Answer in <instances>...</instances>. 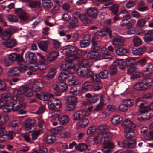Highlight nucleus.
<instances>
[{
	"label": "nucleus",
	"instance_id": "f257e3e1",
	"mask_svg": "<svg viewBox=\"0 0 153 153\" xmlns=\"http://www.w3.org/2000/svg\"><path fill=\"white\" fill-rule=\"evenodd\" d=\"M109 128V126L107 125H101L97 127V129L98 130L97 134L93 139L95 143H106L107 141L112 139L113 136L112 134L108 131Z\"/></svg>",
	"mask_w": 153,
	"mask_h": 153
},
{
	"label": "nucleus",
	"instance_id": "f03ea898",
	"mask_svg": "<svg viewBox=\"0 0 153 153\" xmlns=\"http://www.w3.org/2000/svg\"><path fill=\"white\" fill-rule=\"evenodd\" d=\"M87 57L88 59H94L98 60L102 59H112L113 57L107 49L105 48H102L101 50V54L94 51L90 52L87 55Z\"/></svg>",
	"mask_w": 153,
	"mask_h": 153
},
{
	"label": "nucleus",
	"instance_id": "7ed1b4c3",
	"mask_svg": "<svg viewBox=\"0 0 153 153\" xmlns=\"http://www.w3.org/2000/svg\"><path fill=\"white\" fill-rule=\"evenodd\" d=\"M152 84V79L150 78H147L135 84L134 86V88L138 91L142 90L150 87Z\"/></svg>",
	"mask_w": 153,
	"mask_h": 153
},
{
	"label": "nucleus",
	"instance_id": "20e7f679",
	"mask_svg": "<svg viewBox=\"0 0 153 153\" xmlns=\"http://www.w3.org/2000/svg\"><path fill=\"white\" fill-rule=\"evenodd\" d=\"M19 97L18 95H15L11 101L9 102L11 104L12 110L13 111H16L22 107V103L20 102L23 101L24 99H19Z\"/></svg>",
	"mask_w": 153,
	"mask_h": 153
},
{
	"label": "nucleus",
	"instance_id": "39448f33",
	"mask_svg": "<svg viewBox=\"0 0 153 153\" xmlns=\"http://www.w3.org/2000/svg\"><path fill=\"white\" fill-rule=\"evenodd\" d=\"M125 40L121 36L116 35L112 40V43L115 48L119 47H123L126 45Z\"/></svg>",
	"mask_w": 153,
	"mask_h": 153
},
{
	"label": "nucleus",
	"instance_id": "423d86ee",
	"mask_svg": "<svg viewBox=\"0 0 153 153\" xmlns=\"http://www.w3.org/2000/svg\"><path fill=\"white\" fill-rule=\"evenodd\" d=\"M36 121L33 119H28L25 120L24 125L25 130L30 132L35 131L36 126L35 125Z\"/></svg>",
	"mask_w": 153,
	"mask_h": 153
},
{
	"label": "nucleus",
	"instance_id": "0eeeda50",
	"mask_svg": "<svg viewBox=\"0 0 153 153\" xmlns=\"http://www.w3.org/2000/svg\"><path fill=\"white\" fill-rule=\"evenodd\" d=\"M52 87L54 90L60 92L66 91L68 88L67 85L63 82L53 84Z\"/></svg>",
	"mask_w": 153,
	"mask_h": 153
},
{
	"label": "nucleus",
	"instance_id": "6e6552de",
	"mask_svg": "<svg viewBox=\"0 0 153 153\" xmlns=\"http://www.w3.org/2000/svg\"><path fill=\"white\" fill-rule=\"evenodd\" d=\"M87 113L86 111L83 110L78 111L74 114L72 119L73 120L75 121L79 120L82 117H85L87 115Z\"/></svg>",
	"mask_w": 153,
	"mask_h": 153
},
{
	"label": "nucleus",
	"instance_id": "1a4fd4ad",
	"mask_svg": "<svg viewBox=\"0 0 153 153\" xmlns=\"http://www.w3.org/2000/svg\"><path fill=\"white\" fill-rule=\"evenodd\" d=\"M23 73L22 70L19 67H15L10 70L8 72L9 76H20Z\"/></svg>",
	"mask_w": 153,
	"mask_h": 153
},
{
	"label": "nucleus",
	"instance_id": "9d476101",
	"mask_svg": "<svg viewBox=\"0 0 153 153\" xmlns=\"http://www.w3.org/2000/svg\"><path fill=\"white\" fill-rule=\"evenodd\" d=\"M15 13L22 20L25 21L28 19V15L21 8H17L15 11Z\"/></svg>",
	"mask_w": 153,
	"mask_h": 153
},
{
	"label": "nucleus",
	"instance_id": "9b49d317",
	"mask_svg": "<svg viewBox=\"0 0 153 153\" xmlns=\"http://www.w3.org/2000/svg\"><path fill=\"white\" fill-rule=\"evenodd\" d=\"M122 126L126 129H134L136 127L135 125L129 119H126L123 121Z\"/></svg>",
	"mask_w": 153,
	"mask_h": 153
},
{
	"label": "nucleus",
	"instance_id": "f8f14e48",
	"mask_svg": "<svg viewBox=\"0 0 153 153\" xmlns=\"http://www.w3.org/2000/svg\"><path fill=\"white\" fill-rule=\"evenodd\" d=\"M84 117H82L77 123L76 125L77 129L83 128L86 127L89 123L88 120Z\"/></svg>",
	"mask_w": 153,
	"mask_h": 153
},
{
	"label": "nucleus",
	"instance_id": "ddd939ff",
	"mask_svg": "<svg viewBox=\"0 0 153 153\" xmlns=\"http://www.w3.org/2000/svg\"><path fill=\"white\" fill-rule=\"evenodd\" d=\"M25 58L27 61L31 63H35L37 60L36 55L32 52H27L25 54Z\"/></svg>",
	"mask_w": 153,
	"mask_h": 153
},
{
	"label": "nucleus",
	"instance_id": "4468645a",
	"mask_svg": "<svg viewBox=\"0 0 153 153\" xmlns=\"http://www.w3.org/2000/svg\"><path fill=\"white\" fill-rule=\"evenodd\" d=\"M44 85L42 82H37L31 84L29 87L32 90L34 91H39L44 88Z\"/></svg>",
	"mask_w": 153,
	"mask_h": 153
},
{
	"label": "nucleus",
	"instance_id": "2eb2a0df",
	"mask_svg": "<svg viewBox=\"0 0 153 153\" xmlns=\"http://www.w3.org/2000/svg\"><path fill=\"white\" fill-rule=\"evenodd\" d=\"M91 36L90 35H87L83 38L80 41L79 44L82 48H85L89 46L90 44Z\"/></svg>",
	"mask_w": 153,
	"mask_h": 153
},
{
	"label": "nucleus",
	"instance_id": "dca6fc26",
	"mask_svg": "<svg viewBox=\"0 0 153 153\" xmlns=\"http://www.w3.org/2000/svg\"><path fill=\"white\" fill-rule=\"evenodd\" d=\"M8 58L12 62L16 61L18 62H22L23 61V58L22 56L20 54L16 53H13L9 55Z\"/></svg>",
	"mask_w": 153,
	"mask_h": 153
},
{
	"label": "nucleus",
	"instance_id": "f3484780",
	"mask_svg": "<svg viewBox=\"0 0 153 153\" xmlns=\"http://www.w3.org/2000/svg\"><path fill=\"white\" fill-rule=\"evenodd\" d=\"M147 47L145 46H143L139 47L137 49L133 50L132 51V53L135 55L140 56L143 54L146 51Z\"/></svg>",
	"mask_w": 153,
	"mask_h": 153
},
{
	"label": "nucleus",
	"instance_id": "a211bd4d",
	"mask_svg": "<svg viewBox=\"0 0 153 153\" xmlns=\"http://www.w3.org/2000/svg\"><path fill=\"white\" fill-rule=\"evenodd\" d=\"M36 95L37 96L38 99L44 101H47L50 98L51 95L48 92H42L41 94L37 93Z\"/></svg>",
	"mask_w": 153,
	"mask_h": 153
},
{
	"label": "nucleus",
	"instance_id": "6ab92c4d",
	"mask_svg": "<svg viewBox=\"0 0 153 153\" xmlns=\"http://www.w3.org/2000/svg\"><path fill=\"white\" fill-rule=\"evenodd\" d=\"M50 42L48 41H42L38 42V45L39 48L44 51L46 52L48 48Z\"/></svg>",
	"mask_w": 153,
	"mask_h": 153
},
{
	"label": "nucleus",
	"instance_id": "aec40b11",
	"mask_svg": "<svg viewBox=\"0 0 153 153\" xmlns=\"http://www.w3.org/2000/svg\"><path fill=\"white\" fill-rule=\"evenodd\" d=\"M44 62L40 61V63L35 66H30V69L32 71H35L38 70H43L45 69L46 67L45 65Z\"/></svg>",
	"mask_w": 153,
	"mask_h": 153
},
{
	"label": "nucleus",
	"instance_id": "412c9836",
	"mask_svg": "<svg viewBox=\"0 0 153 153\" xmlns=\"http://www.w3.org/2000/svg\"><path fill=\"white\" fill-rule=\"evenodd\" d=\"M144 39L146 42L148 43L153 41V30H149L144 35Z\"/></svg>",
	"mask_w": 153,
	"mask_h": 153
},
{
	"label": "nucleus",
	"instance_id": "4be33fe9",
	"mask_svg": "<svg viewBox=\"0 0 153 153\" xmlns=\"http://www.w3.org/2000/svg\"><path fill=\"white\" fill-rule=\"evenodd\" d=\"M3 45L8 48H11L15 46L17 44V42L15 39H12L10 40L2 42Z\"/></svg>",
	"mask_w": 153,
	"mask_h": 153
},
{
	"label": "nucleus",
	"instance_id": "5701e85b",
	"mask_svg": "<svg viewBox=\"0 0 153 153\" xmlns=\"http://www.w3.org/2000/svg\"><path fill=\"white\" fill-rule=\"evenodd\" d=\"M87 13L89 17L94 19L97 16V10L96 8H91L87 10Z\"/></svg>",
	"mask_w": 153,
	"mask_h": 153
},
{
	"label": "nucleus",
	"instance_id": "b1692460",
	"mask_svg": "<svg viewBox=\"0 0 153 153\" xmlns=\"http://www.w3.org/2000/svg\"><path fill=\"white\" fill-rule=\"evenodd\" d=\"M11 34L10 31L5 30L3 32H0V37L3 40H9L11 36Z\"/></svg>",
	"mask_w": 153,
	"mask_h": 153
},
{
	"label": "nucleus",
	"instance_id": "393cba45",
	"mask_svg": "<svg viewBox=\"0 0 153 153\" xmlns=\"http://www.w3.org/2000/svg\"><path fill=\"white\" fill-rule=\"evenodd\" d=\"M122 47L116 48H115V52L116 54L119 56H123L126 53H128L129 52L128 50L125 48H122Z\"/></svg>",
	"mask_w": 153,
	"mask_h": 153
},
{
	"label": "nucleus",
	"instance_id": "a878e982",
	"mask_svg": "<svg viewBox=\"0 0 153 153\" xmlns=\"http://www.w3.org/2000/svg\"><path fill=\"white\" fill-rule=\"evenodd\" d=\"M135 21L133 19H126L123 20L120 22V25L122 27L131 25L132 23H135Z\"/></svg>",
	"mask_w": 153,
	"mask_h": 153
},
{
	"label": "nucleus",
	"instance_id": "bb28decb",
	"mask_svg": "<svg viewBox=\"0 0 153 153\" xmlns=\"http://www.w3.org/2000/svg\"><path fill=\"white\" fill-rule=\"evenodd\" d=\"M75 67L73 64L70 63L63 64L61 66V69L65 71H68L70 69H74Z\"/></svg>",
	"mask_w": 153,
	"mask_h": 153
},
{
	"label": "nucleus",
	"instance_id": "cd10ccee",
	"mask_svg": "<svg viewBox=\"0 0 153 153\" xmlns=\"http://www.w3.org/2000/svg\"><path fill=\"white\" fill-rule=\"evenodd\" d=\"M123 120V118L119 115L113 116L111 119V122L114 125H117L120 123Z\"/></svg>",
	"mask_w": 153,
	"mask_h": 153
},
{
	"label": "nucleus",
	"instance_id": "c85d7f7f",
	"mask_svg": "<svg viewBox=\"0 0 153 153\" xmlns=\"http://www.w3.org/2000/svg\"><path fill=\"white\" fill-rule=\"evenodd\" d=\"M57 72L56 68H53L51 69L46 76L47 80H49L52 79L56 75Z\"/></svg>",
	"mask_w": 153,
	"mask_h": 153
},
{
	"label": "nucleus",
	"instance_id": "c756f323",
	"mask_svg": "<svg viewBox=\"0 0 153 153\" xmlns=\"http://www.w3.org/2000/svg\"><path fill=\"white\" fill-rule=\"evenodd\" d=\"M42 4L44 8L46 9H51L53 5V3L50 0H43Z\"/></svg>",
	"mask_w": 153,
	"mask_h": 153
},
{
	"label": "nucleus",
	"instance_id": "7c9ffc66",
	"mask_svg": "<svg viewBox=\"0 0 153 153\" xmlns=\"http://www.w3.org/2000/svg\"><path fill=\"white\" fill-rule=\"evenodd\" d=\"M28 89L29 87L27 86H22L19 88L17 91L18 94H17L19 97V99H22V98H24L21 95L24 93L25 94L26 92Z\"/></svg>",
	"mask_w": 153,
	"mask_h": 153
},
{
	"label": "nucleus",
	"instance_id": "2f4dec72",
	"mask_svg": "<svg viewBox=\"0 0 153 153\" xmlns=\"http://www.w3.org/2000/svg\"><path fill=\"white\" fill-rule=\"evenodd\" d=\"M59 56V53L57 52H52L50 53L47 56V60L49 61L54 60Z\"/></svg>",
	"mask_w": 153,
	"mask_h": 153
},
{
	"label": "nucleus",
	"instance_id": "473e14b6",
	"mask_svg": "<svg viewBox=\"0 0 153 153\" xmlns=\"http://www.w3.org/2000/svg\"><path fill=\"white\" fill-rule=\"evenodd\" d=\"M67 101L68 104H70L72 105H76L78 101V99L75 96H69L68 97Z\"/></svg>",
	"mask_w": 153,
	"mask_h": 153
},
{
	"label": "nucleus",
	"instance_id": "72a5a7b5",
	"mask_svg": "<svg viewBox=\"0 0 153 153\" xmlns=\"http://www.w3.org/2000/svg\"><path fill=\"white\" fill-rule=\"evenodd\" d=\"M41 5V3L39 1H33L29 4V6L32 9H36Z\"/></svg>",
	"mask_w": 153,
	"mask_h": 153
},
{
	"label": "nucleus",
	"instance_id": "f704fd0d",
	"mask_svg": "<svg viewBox=\"0 0 153 153\" xmlns=\"http://www.w3.org/2000/svg\"><path fill=\"white\" fill-rule=\"evenodd\" d=\"M70 74V71H64L61 72L59 75L58 79L59 81H64L67 80L68 75Z\"/></svg>",
	"mask_w": 153,
	"mask_h": 153
},
{
	"label": "nucleus",
	"instance_id": "c9c22d12",
	"mask_svg": "<svg viewBox=\"0 0 153 153\" xmlns=\"http://www.w3.org/2000/svg\"><path fill=\"white\" fill-rule=\"evenodd\" d=\"M133 129L125 130L124 132V136L125 137L127 138H131L133 137L134 135V134L133 131Z\"/></svg>",
	"mask_w": 153,
	"mask_h": 153
},
{
	"label": "nucleus",
	"instance_id": "e433bc0d",
	"mask_svg": "<svg viewBox=\"0 0 153 153\" xmlns=\"http://www.w3.org/2000/svg\"><path fill=\"white\" fill-rule=\"evenodd\" d=\"M69 118L68 115H64L58 119V121L61 124L65 125L69 121Z\"/></svg>",
	"mask_w": 153,
	"mask_h": 153
},
{
	"label": "nucleus",
	"instance_id": "4c0bfd02",
	"mask_svg": "<svg viewBox=\"0 0 153 153\" xmlns=\"http://www.w3.org/2000/svg\"><path fill=\"white\" fill-rule=\"evenodd\" d=\"M149 107L145 106L143 103L140 104L138 108V111L142 113H145L149 111Z\"/></svg>",
	"mask_w": 153,
	"mask_h": 153
},
{
	"label": "nucleus",
	"instance_id": "58836bf2",
	"mask_svg": "<svg viewBox=\"0 0 153 153\" xmlns=\"http://www.w3.org/2000/svg\"><path fill=\"white\" fill-rule=\"evenodd\" d=\"M92 46L91 49L92 51L97 52L101 48L98 45L96 41L95 40V39L93 38L92 40Z\"/></svg>",
	"mask_w": 153,
	"mask_h": 153
},
{
	"label": "nucleus",
	"instance_id": "ea45409f",
	"mask_svg": "<svg viewBox=\"0 0 153 153\" xmlns=\"http://www.w3.org/2000/svg\"><path fill=\"white\" fill-rule=\"evenodd\" d=\"M87 14H82L80 16V20L85 24H89L91 22L90 19Z\"/></svg>",
	"mask_w": 153,
	"mask_h": 153
},
{
	"label": "nucleus",
	"instance_id": "a19ab883",
	"mask_svg": "<svg viewBox=\"0 0 153 153\" xmlns=\"http://www.w3.org/2000/svg\"><path fill=\"white\" fill-rule=\"evenodd\" d=\"M32 134V140H33L37 139L38 137L42 134L43 132L42 129H39V130L33 131Z\"/></svg>",
	"mask_w": 153,
	"mask_h": 153
},
{
	"label": "nucleus",
	"instance_id": "79ce46f5",
	"mask_svg": "<svg viewBox=\"0 0 153 153\" xmlns=\"http://www.w3.org/2000/svg\"><path fill=\"white\" fill-rule=\"evenodd\" d=\"M70 26L73 28H75L78 26V20L76 16H74L72 20L70 22Z\"/></svg>",
	"mask_w": 153,
	"mask_h": 153
},
{
	"label": "nucleus",
	"instance_id": "37998d69",
	"mask_svg": "<svg viewBox=\"0 0 153 153\" xmlns=\"http://www.w3.org/2000/svg\"><path fill=\"white\" fill-rule=\"evenodd\" d=\"M104 96H101L100 99V102L97 105L96 108L95 109V111H98L100 110L102 108L104 102Z\"/></svg>",
	"mask_w": 153,
	"mask_h": 153
},
{
	"label": "nucleus",
	"instance_id": "c03bdc74",
	"mask_svg": "<svg viewBox=\"0 0 153 153\" xmlns=\"http://www.w3.org/2000/svg\"><path fill=\"white\" fill-rule=\"evenodd\" d=\"M0 108L2 109L3 111L5 112H10L12 109L11 105H2L1 106H0Z\"/></svg>",
	"mask_w": 153,
	"mask_h": 153
},
{
	"label": "nucleus",
	"instance_id": "a18cd8bd",
	"mask_svg": "<svg viewBox=\"0 0 153 153\" xmlns=\"http://www.w3.org/2000/svg\"><path fill=\"white\" fill-rule=\"evenodd\" d=\"M87 68L82 67L79 69L77 72V75L80 77L83 78Z\"/></svg>",
	"mask_w": 153,
	"mask_h": 153
},
{
	"label": "nucleus",
	"instance_id": "49530a36",
	"mask_svg": "<svg viewBox=\"0 0 153 153\" xmlns=\"http://www.w3.org/2000/svg\"><path fill=\"white\" fill-rule=\"evenodd\" d=\"M7 90L6 84L5 82L3 80L0 79V91H5Z\"/></svg>",
	"mask_w": 153,
	"mask_h": 153
},
{
	"label": "nucleus",
	"instance_id": "de8ad7c7",
	"mask_svg": "<svg viewBox=\"0 0 153 153\" xmlns=\"http://www.w3.org/2000/svg\"><path fill=\"white\" fill-rule=\"evenodd\" d=\"M93 87V89L94 90L99 91L102 88V85L100 82H96L94 84V85Z\"/></svg>",
	"mask_w": 153,
	"mask_h": 153
},
{
	"label": "nucleus",
	"instance_id": "09e8293b",
	"mask_svg": "<svg viewBox=\"0 0 153 153\" xmlns=\"http://www.w3.org/2000/svg\"><path fill=\"white\" fill-rule=\"evenodd\" d=\"M7 20L10 22H16L18 21V18L14 15H8L7 16Z\"/></svg>",
	"mask_w": 153,
	"mask_h": 153
},
{
	"label": "nucleus",
	"instance_id": "8fccbe9b",
	"mask_svg": "<svg viewBox=\"0 0 153 153\" xmlns=\"http://www.w3.org/2000/svg\"><path fill=\"white\" fill-rule=\"evenodd\" d=\"M79 59V64L83 67H85V65H88L89 62L87 60L82 57H80Z\"/></svg>",
	"mask_w": 153,
	"mask_h": 153
},
{
	"label": "nucleus",
	"instance_id": "3c124183",
	"mask_svg": "<svg viewBox=\"0 0 153 153\" xmlns=\"http://www.w3.org/2000/svg\"><path fill=\"white\" fill-rule=\"evenodd\" d=\"M133 42L134 45L135 46H140L142 43V41L141 39L137 36L133 38Z\"/></svg>",
	"mask_w": 153,
	"mask_h": 153
},
{
	"label": "nucleus",
	"instance_id": "603ef678",
	"mask_svg": "<svg viewBox=\"0 0 153 153\" xmlns=\"http://www.w3.org/2000/svg\"><path fill=\"white\" fill-rule=\"evenodd\" d=\"M88 148V146L84 143L79 144L76 147V149L81 152L84 151L86 150Z\"/></svg>",
	"mask_w": 153,
	"mask_h": 153
},
{
	"label": "nucleus",
	"instance_id": "864d4df0",
	"mask_svg": "<svg viewBox=\"0 0 153 153\" xmlns=\"http://www.w3.org/2000/svg\"><path fill=\"white\" fill-rule=\"evenodd\" d=\"M94 85V83L89 81H87L83 84L82 88L83 90H85L90 87H93Z\"/></svg>",
	"mask_w": 153,
	"mask_h": 153
},
{
	"label": "nucleus",
	"instance_id": "5fc2aeb1",
	"mask_svg": "<svg viewBox=\"0 0 153 153\" xmlns=\"http://www.w3.org/2000/svg\"><path fill=\"white\" fill-rule=\"evenodd\" d=\"M90 78L91 81L94 82H100V79L99 74H93V75Z\"/></svg>",
	"mask_w": 153,
	"mask_h": 153
},
{
	"label": "nucleus",
	"instance_id": "6e6d98bb",
	"mask_svg": "<svg viewBox=\"0 0 153 153\" xmlns=\"http://www.w3.org/2000/svg\"><path fill=\"white\" fill-rule=\"evenodd\" d=\"M99 74L101 79H105L108 77V73L107 70H105L100 72Z\"/></svg>",
	"mask_w": 153,
	"mask_h": 153
},
{
	"label": "nucleus",
	"instance_id": "4d7b16f0",
	"mask_svg": "<svg viewBox=\"0 0 153 153\" xmlns=\"http://www.w3.org/2000/svg\"><path fill=\"white\" fill-rule=\"evenodd\" d=\"M56 140V137L54 135H49L46 138V141L48 143H52L54 142Z\"/></svg>",
	"mask_w": 153,
	"mask_h": 153
},
{
	"label": "nucleus",
	"instance_id": "13d9d810",
	"mask_svg": "<svg viewBox=\"0 0 153 153\" xmlns=\"http://www.w3.org/2000/svg\"><path fill=\"white\" fill-rule=\"evenodd\" d=\"M96 128L94 126L89 127L87 131V134L89 136H91L94 134L96 131Z\"/></svg>",
	"mask_w": 153,
	"mask_h": 153
},
{
	"label": "nucleus",
	"instance_id": "bf43d9fd",
	"mask_svg": "<svg viewBox=\"0 0 153 153\" xmlns=\"http://www.w3.org/2000/svg\"><path fill=\"white\" fill-rule=\"evenodd\" d=\"M99 97L97 95L94 96H92L87 99V100L88 102L94 103L96 102L99 100Z\"/></svg>",
	"mask_w": 153,
	"mask_h": 153
},
{
	"label": "nucleus",
	"instance_id": "052dcab7",
	"mask_svg": "<svg viewBox=\"0 0 153 153\" xmlns=\"http://www.w3.org/2000/svg\"><path fill=\"white\" fill-rule=\"evenodd\" d=\"M117 68L114 65L110 66L109 69V72L110 75H114L116 74L117 72Z\"/></svg>",
	"mask_w": 153,
	"mask_h": 153
},
{
	"label": "nucleus",
	"instance_id": "680f3d73",
	"mask_svg": "<svg viewBox=\"0 0 153 153\" xmlns=\"http://www.w3.org/2000/svg\"><path fill=\"white\" fill-rule=\"evenodd\" d=\"M20 124V122L18 120H13L10 122L9 124V126L11 127L18 126Z\"/></svg>",
	"mask_w": 153,
	"mask_h": 153
},
{
	"label": "nucleus",
	"instance_id": "e2e57ef3",
	"mask_svg": "<svg viewBox=\"0 0 153 153\" xmlns=\"http://www.w3.org/2000/svg\"><path fill=\"white\" fill-rule=\"evenodd\" d=\"M93 75V72L89 69L87 68L83 78H89Z\"/></svg>",
	"mask_w": 153,
	"mask_h": 153
},
{
	"label": "nucleus",
	"instance_id": "0e129e2a",
	"mask_svg": "<svg viewBox=\"0 0 153 153\" xmlns=\"http://www.w3.org/2000/svg\"><path fill=\"white\" fill-rule=\"evenodd\" d=\"M64 128L62 126H60L55 128L53 129V133L55 134H57L62 131H64Z\"/></svg>",
	"mask_w": 153,
	"mask_h": 153
},
{
	"label": "nucleus",
	"instance_id": "69168bd1",
	"mask_svg": "<svg viewBox=\"0 0 153 153\" xmlns=\"http://www.w3.org/2000/svg\"><path fill=\"white\" fill-rule=\"evenodd\" d=\"M124 104L126 105L128 108L133 106L134 104V101L132 100L129 99L123 101Z\"/></svg>",
	"mask_w": 153,
	"mask_h": 153
},
{
	"label": "nucleus",
	"instance_id": "338daca9",
	"mask_svg": "<svg viewBox=\"0 0 153 153\" xmlns=\"http://www.w3.org/2000/svg\"><path fill=\"white\" fill-rule=\"evenodd\" d=\"M135 140L130 141L127 140V148L133 149L135 146Z\"/></svg>",
	"mask_w": 153,
	"mask_h": 153
},
{
	"label": "nucleus",
	"instance_id": "774afa93",
	"mask_svg": "<svg viewBox=\"0 0 153 153\" xmlns=\"http://www.w3.org/2000/svg\"><path fill=\"white\" fill-rule=\"evenodd\" d=\"M134 59L133 58H129L126 60V65L127 66H131L134 64Z\"/></svg>",
	"mask_w": 153,
	"mask_h": 153
}]
</instances>
